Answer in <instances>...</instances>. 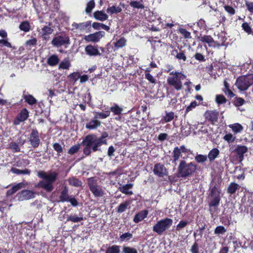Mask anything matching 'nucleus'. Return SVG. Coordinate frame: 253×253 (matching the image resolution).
Returning a JSON list of instances; mask_svg holds the SVG:
<instances>
[{
  "instance_id": "f257e3e1",
  "label": "nucleus",
  "mask_w": 253,
  "mask_h": 253,
  "mask_svg": "<svg viewBox=\"0 0 253 253\" xmlns=\"http://www.w3.org/2000/svg\"><path fill=\"white\" fill-rule=\"evenodd\" d=\"M108 136V134L106 132L102 133L99 137L96 135L90 134L85 137L82 144L84 148V153L85 155H89L91 153V151L96 152L99 151V148L102 144H107V141L105 139Z\"/></svg>"
},
{
  "instance_id": "f03ea898",
  "label": "nucleus",
  "mask_w": 253,
  "mask_h": 253,
  "mask_svg": "<svg viewBox=\"0 0 253 253\" xmlns=\"http://www.w3.org/2000/svg\"><path fill=\"white\" fill-rule=\"evenodd\" d=\"M37 175L42 179L36 185L37 188L43 189L47 192H50L54 189L53 184L56 180L58 173L53 171L47 173L44 171H39Z\"/></svg>"
},
{
  "instance_id": "7ed1b4c3",
  "label": "nucleus",
  "mask_w": 253,
  "mask_h": 253,
  "mask_svg": "<svg viewBox=\"0 0 253 253\" xmlns=\"http://www.w3.org/2000/svg\"><path fill=\"white\" fill-rule=\"evenodd\" d=\"M197 168L192 162L187 164L185 161H181L178 168V174L179 177H186L193 174Z\"/></svg>"
},
{
  "instance_id": "20e7f679",
  "label": "nucleus",
  "mask_w": 253,
  "mask_h": 253,
  "mask_svg": "<svg viewBox=\"0 0 253 253\" xmlns=\"http://www.w3.org/2000/svg\"><path fill=\"white\" fill-rule=\"evenodd\" d=\"M221 190L219 187L216 184L211 187L209 191V196L211 197L209 206L210 208L217 207L221 201L220 194Z\"/></svg>"
},
{
  "instance_id": "39448f33",
  "label": "nucleus",
  "mask_w": 253,
  "mask_h": 253,
  "mask_svg": "<svg viewBox=\"0 0 253 253\" xmlns=\"http://www.w3.org/2000/svg\"><path fill=\"white\" fill-rule=\"evenodd\" d=\"M253 84V75L239 77L235 83V85L241 91L247 90Z\"/></svg>"
},
{
  "instance_id": "423d86ee",
  "label": "nucleus",
  "mask_w": 253,
  "mask_h": 253,
  "mask_svg": "<svg viewBox=\"0 0 253 253\" xmlns=\"http://www.w3.org/2000/svg\"><path fill=\"white\" fill-rule=\"evenodd\" d=\"M171 219L166 218L158 221L153 226V231L159 235H161L165 231L169 229L172 224Z\"/></svg>"
},
{
  "instance_id": "0eeeda50",
  "label": "nucleus",
  "mask_w": 253,
  "mask_h": 253,
  "mask_svg": "<svg viewBox=\"0 0 253 253\" xmlns=\"http://www.w3.org/2000/svg\"><path fill=\"white\" fill-rule=\"evenodd\" d=\"M87 182L89 190L95 197H100L104 195V191L102 187L98 185L96 180L93 177L88 178Z\"/></svg>"
},
{
  "instance_id": "6e6552de",
  "label": "nucleus",
  "mask_w": 253,
  "mask_h": 253,
  "mask_svg": "<svg viewBox=\"0 0 253 253\" xmlns=\"http://www.w3.org/2000/svg\"><path fill=\"white\" fill-rule=\"evenodd\" d=\"M35 193L29 190H24L17 193L15 197L18 201H23L34 198Z\"/></svg>"
},
{
  "instance_id": "1a4fd4ad",
  "label": "nucleus",
  "mask_w": 253,
  "mask_h": 253,
  "mask_svg": "<svg viewBox=\"0 0 253 253\" xmlns=\"http://www.w3.org/2000/svg\"><path fill=\"white\" fill-rule=\"evenodd\" d=\"M190 154V150L186 148L184 145L181 146L180 148L175 147V162L180 157L185 159Z\"/></svg>"
},
{
  "instance_id": "9d476101",
  "label": "nucleus",
  "mask_w": 253,
  "mask_h": 253,
  "mask_svg": "<svg viewBox=\"0 0 253 253\" xmlns=\"http://www.w3.org/2000/svg\"><path fill=\"white\" fill-rule=\"evenodd\" d=\"M105 35L104 31H99L93 34L85 36L84 40L87 42H97Z\"/></svg>"
},
{
  "instance_id": "9b49d317",
  "label": "nucleus",
  "mask_w": 253,
  "mask_h": 253,
  "mask_svg": "<svg viewBox=\"0 0 253 253\" xmlns=\"http://www.w3.org/2000/svg\"><path fill=\"white\" fill-rule=\"evenodd\" d=\"M52 44L56 47L70 44V40L68 37L57 36L54 38L52 42Z\"/></svg>"
},
{
  "instance_id": "f8f14e48",
  "label": "nucleus",
  "mask_w": 253,
  "mask_h": 253,
  "mask_svg": "<svg viewBox=\"0 0 253 253\" xmlns=\"http://www.w3.org/2000/svg\"><path fill=\"white\" fill-rule=\"evenodd\" d=\"M204 115L206 120L212 124H214L218 121L219 113L216 110H207Z\"/></svg>"
},
{
  "instance_id": "ddd939ff",
  "label": "nucleus",
  "mask_w": 253,
  "mask_h": 253,
  "mask_svg": "<svg viewBox=\"0 0 253 253\" xmlns=\"http://www.w3.org/2000/svg\"><path fill=\"white\" fill-rule=\"evenodd\" d=\"M153 172L155 175L159 177H163L164 175H167V169L161 164H156L155 165Z\"/></svg>"
},
{
  "instance_id": "4468645a",
  "label": "nucleus",
  "mask_w": 253,
  "mask_h": 253,
  "mask_svg": "<svg viewBox=\"0 0 253 253\" xmlns=\"http://www.w3.org/2000/svg\"><path fill=\"white\" fill-rule=\"evenodd\" d=\"M248 148L246 146L238 145L234 152L237 154V157L240 162L243 160L244 154L248 152Z\"/></svg>"
},
{
  "instance_id": "2eb2a0df",
  "label": "nucleus",
  "mask_w": 253,
  "mask_h": 253,
  "mask_svg": "<svg viewBox=\"0 0 253 253\" xmlns=\"http://www.w3.org/2000/svg\"><path fill=\"white\" fill-rule=\"evenodd\" d=\"M186 76L181 73L175 72V89L179 90L182 87V83L181 81L184 80Z\"/></svg>"
},
{
  "instance_id": "dca6fc26",
  "label": "nucleus",
  "mask_w": 253,
  "mask_h": 253,
  "mask_svg": "<svg viewBox=\"0 0 253 253\" xmlns=\"http://www.w3.org/2000/svg\"><path fill=\"white\" fill-rule=\"evenodd\" d=\"M28 116L29 112L28 110L26 108L22 110L17 118L14 121V124L15 125H19L20 122H23L26 120Z\"/></svg>"
},
{
  "instance_id": "f3484780",
  "label": "nucleus",
  "mask_w": 253,
  "mask_h": 253,
  "mask_svg": "<svg viewBox=\"0 0 253 253\" xmlns=\"http://www.w3.org/2000/svg\"><path fill=\"white\" fill-rule=\"evenodd\" d=\"M30 141L32 146L34 148L37 147L40 142L39 137V133L37 130L33 129L30 137Z\"/></svg>"
},
{
  "instance_id": "a211bd4d",
  "label": "nucleus",
  "mask_w": 253,
  "mask_h": 253,
  "mask_svg": "<svg viewBox=\"0 0 253 253\" xmlns=\"http://www.w3.org/2000/svg\"><path fill=\"white\" fill-rule=\"evenodd\" d=\"M85 53L89 56L100 55V53L96 46L92 45H88L85 47Z\"/></svg>"
},
{
  "instance_id": "6ab92c4d",
  "label": "nucleus",
  "mask_w": 253,
  "mask_h": 253,
  "mask_svg": "<svg viewBox=\"0 0 253 253\" xmlns=\"http://www.w3.org/2000/svg\"><path fill=\"white\" fill-rule=\"evenodd\" d=\"M68 187L66 185L64 186L59 196V202H65L69 200V198L70 196L68 194Z\"/></svg>"
},
{
  "instance_id": "aec40b11",
  "label": "nucleus",
  "mask_w": 253,
  "mask_h": 253,
  "mask_svg": "<svg viewBox=\"0 0 253 253\" xmlns=\"http://www.w3.org/2000/svg\"><path fill=\"white\" fill-rule=\"evenodd\" d=\"M93 15L94 18L97 20L104 21L108 18V15L103 10H97L93 13Z\"/></svg>"
},
{
  "instance_id": "412c9836",
  "label": "nucleus",
  "mask_w": 253,
  "mask_h": 253,
  "mask_svg": "<svg viewBox=\"0 0 253 253\" xmlns=\"http://www.w3.org/2000/svg\"><path fill=\"white\" fill-rule=\"evenodd\" d=\"M198 39L201 42L208 43L209 46H212V44L215 43L213 39L210 35H201L198 37Z\"/></svg>"
},
{
  "instance_id": "4be33fe9",
  "label": "nucleus",
  "mask_w": 253,
  "mask_h": 253,
  "mask_svg": "<svg viewBox=\"0 0 253 253\" xmlns=\"http://www.w3.org/2000/svg\"><path fill=\"white\" fill-rule=\"evenodd\" d=\"M220 153L219 150L216 148H214L210 151L207 156L209 161L211 162H213L216 158L218 157Z\"/></svg>"
},
{
  "instance_id": "5701e85b",
  "label": "nucleus",
  "mask_w": 253,
  "mask_h": 253,
  "mask_svg": "<svg viewBox=\"0 0 253 253\" xmlns=\"http://www.w3.org/2000/svg\"><path fill=\"white\" fill-rule=\"evenodd\" d=\"M148 213V212L146 210L140 211L135 215L133 221L135 223H138L144 219L147 216Z\"/></svg>"
},
{
  "instance_id": "b1692460",
  "label": "nucleus",
  "mask_w": 253,
  "mask_h": 253,
  "mask_svg": "<svg viewBox=\"0 0 253 253\" xmlns=\"http://www.w3.org/2000/svg\"><path fill=\"white\" fill-rule=\"evenodd\" d=\"M90 21L80 23H76L74 22L72 24V26L73 27V29H79L82 31L86 29L89 26H90Z\"/></svg>"
},
{
  "instance_id": "393cba45",
  "label": "nucleus",
  "mask_w": 253,
  "mask_h": 253,
  "mask_svg": "<svg viewBox=\"0 0 253 253\" xmlns=\"http://www.w3.org/2000/svg\"><path fill=\"white\" fill-rule=\"evenodd\" d=\"M133 187L132 184H127L124 185L119 188V190L123 193L126 195H131L133 194L132 191L129 190Z\"/></svg>"
},
{
  "instance_id": "a878e982",
  "label": "nucleus",
  "mask_w": 253,
  "mask_h": 253,
  "mask_svg": "<svg viewBox=\"0 0 253 253\" xmlns=\"http://www.w3.org/2000/svg\"><path fill=\"white\" fill-rule=\"evenodd\" d=\"M59 62V59L57 55L53 54L50 56L47 60V63L50 66H54L56 65Z\"/></svg>"
},
{
  "instance_id": "bb28decb",
  "label": "nucleus",
  "mask_w": 253,
  "mask_h": 253,
  "mask_svg": "<svg viewBox=\"0 0 253 253\" xmlns=\"http://www.w3.org/2000/svg\"><path fill=\"white\" fill-rule=\"evenodd\" d=\"M240 188V186L235 183V182H231L228 186L227 192L228 194L230 195H232L234 193H235L236 191Z\"/></svg>"
},
{
  "instance_id": "cd10ccee",
  "label": "nucleus",
  "mask_w": 253,
  "mask_h": 253,
  "mask_svg": "<svg viewBox=\"0 0 253 253\" xmlns=\"http://www.w3.org/2000/svg\"><path fill=\"white\" fill-rule=\"evenodd\" d=\"M229 127L232 129L234 134L241 132L243 130V126L239 123H235L229 125Z\"/></svg>"
},
{
  "instance_id": "c85d7f7f",
  "label": "nucleus",
  "mask_w": 253,
  "mask_h": 253,
  "mask_svg": "<svg viewBox=\"0 0 253 253\" xmlns=\"http://www.w3.org/2000/svg\"><path fill=\"white\" fill-rule=\"evenodd\" d=\"M100 124L101 122L98 120H91L85 125V127L89 129H93L100 126Z\"/></svg>"
},
{
  "instance_id": "c756f323",
  "label": "nucleus",
  "mask_w": 253,
  "mask_h": 253,
  "mask_svg": "<svg viewBox=\"0 0 253 253\" xmlns=\"http://www.w3.org/2000/svg\"><path fill=\"white\" fill-rule=\"evenodd\" d=\"M110 111H112L114 115H119L123 111L122 107H120L118 104H114V105L110 107Z\"/></svg>"
},
{
  "instance_id": "7c9ffc66",
  "label": "nucleus",
  "mask_w": 253,
  "mask_h": 253,
  "mask_svg": "<svg viewBox=\"0 0 253 253\" xmlns=\"http://www.w3.org/2000/svg\"><path fill=\"white\" fill-rule=\"evenodd\" d=\"M92 26V27L95 30H99L102 29L108 31L110 29V27L109 26L105 25L103 23L98 22H93Z\"/></svg>"
},
{
  "instance_id": "2f4dec72",
  "label": "nucleus",
  "mask_w": 253,
  "mask_h": 253,
  "mask_svg": "<svg viewBox=\"0 0 253 253\" xmlns=\"http://www.w3.org/2000/svg\"><path fill=\"white\" fill-rule=\"evenodd\" d=\"M68 181L70 185L75 187L81 186L82 184L80 180L74 177L69 178Z\"/></svg>"
},
{
  "instance_id": "473e14b6",
  "label": "nucleus",
  "mask_w": 253,
  "mask_h": 253,
  "mask_svg": "<svg viewBox=\"0 0 253 253\" xmlns=\"http://www.w3.org/2000/svg\"><path fill=\"white\" fill-rule=\"evenodd\" d=\"M122 10V9L121 7L115 6L109 7L106 10L107 12L110 14L120 13Z\"/></svg>"
},
{
  "instance_id": "72a5a7b5",
  "label": "nucleus",
  "mask_w": 253,
  "mask_h": 253,
  "mask_svg": "<svg viewBox=\"0 0 253 253\" xmlns=\"http://www.w3.org/2000/svg\"><path fill=\"white\" fill-rule=\"evenodd\" d=\"M177 53L175 56V57L178 59L179 60H182L183 61H185L186 60L187 57L185 55V51L184 50H182V49H179V51H176Z\"/></svg>"
},
{
  "instance_id": "f704fd0d",
  "label": "nucleus",
  "mask_w": 253,
  "mask_h": 253,
  "mask_svg": "<svg viewBox=\"0 0 253 253\" xmlns=\"http://www.w3.org/2000/svg\"><path fill=\"white\" fill-rule=\"evenodd\" d=\"M23 98L25 101L31 105H34L37 102V100L32 95H24Z\"/></svg>"
},
{
  "instance_id": "c9c22d12",
  "label": "nucleus",
  "mask_w": 253,
  "mask_h": 253,
  "mask_svg": "<svg viewBox=\"0 0 253 253\" xmlns=\"http://www.w3.org/2000/svg\"><path fill=\"white\" fill-rule=\"evenodd\" d=\"M71 66V63L68 58H65L62 60L59 65V69H68Z\"/></svg>"
},
{
  "instance_id": "e433bc0d",
  "label": "nucleus",
  "mask_w": 253,
  "mask_h": 253,
  "mask_svg": "<svg viewBox=\"0 0 253 253\" xmlns=\"http://www.w3.org/2000/svg\"><path fill=\"white\" fill-rule=\"evenodd\" d=\"M30 27L31 26L29 23L27 21L22 22L19 26V28L20 30L25 32H29L30 30Z\"/></svg>"
},
{
  "instance_id": "4c0bfd02",
  "label": "nucleus",
  "mask_w": 253,
  "mask_h": 253,
  "mask_svg": "<svg viewBox=\"0 0 253 253\" xmlns=\"http://www.w3.org/2000/svg\"><path fill=\"white\" fill-rule=\"evenodd\" d=\"M241 27L242 29L248 35H251L253 33V30L252 27L249 23L247 22H245L242 23Z\"/></svg>"
},
{
  "instance_id": "58836bf2",
  "label": "nucleus",
  "mask_w": 253,
  "mask_h": 253,
  "mask_svg": "<svg viewBox=\"0 0 253 253\" xmlns=\"http://www.w3.org/2000/svg\"><path fill=\"white\" fill-rule=\"evenodd\" d=\"M95 119H105L110 116V112L107 110L104 112H95Z\"/></svg>"
},
{
  "instance_id": "ea45409f",
  "label": "nucleus",
  "mask_w": 253,
  "mask_h": 253,
  "mask_svg": "<svg viewBox=\"0 0 253 253\" xmlns=\"http://www.w3.org/2000/svg\"><path fill=\"white\" fill-rule=\"evenodd\" d=\"M236 136H234L232 134L229 133L226 134L223 137V139L226 141L228 144L233 143L236 140Z\"/></svg>"
},
{
  "instance_id": "a19ab883",
  "label": "nucleus",
  "mask_w": 253,
  "mask_h": 253,
  "mask_svg": "<svg viewBox=\"0 0 253 253\" xmlns=\"http://www.w3.org/2000/svg\"><path fill=\"white\" fill-rule=\"evenodd\" d=\"M133 235L131 233L129 232L125 233L120 236V240L122 242H127L131 239Z\"/></svg>"
},
{
  "instance_id": "79ce46f5",
  "label": "nucleus",
  "mask_w": 253,
  "mask_h": 253,
  "mask_svg": "<svg viewBox=\"0 0 253 253\" xmlns=\"http://www.w3.org/2000/svg\"><path fill=\"white\" fill-rule=\"evenodd\" d=\"M177 31L181 34L185 39H190L191 38V33L185 29L180 27L177 30Z\"/></svg>"
},
{
  "instance_id": "37998d69",
  "label": "nucleus",
  "mask_w": 253,
  "mask_h": 253,
  "mask_svg": "<svg viewBox=\"0 0 253 253\" xmlns=\"http://www.w3.org/2000/svg\"><path fill=\"white\" fill-rule=\"evenodd\" d=\"M83 220L82 216H79L77 215H68L67 221H71L73 222H78Z\"/></svg>"
},
{
  "instance_id": "c03bdc74",
  "label": "nucleus",
  "mask_w": 253,
  "mask_h": 253,
  "mask_svg": "<svg viewBox=\"0 0 253 253\" xmlns=\"http://www.w3.org/2000/svg\"><path fill=\"white\" fill-rule=\"evenodd\" d=\"M95 5V3L94 0H89L86 4L85 12L87 14L90 13L92 9L94 8Z\"/></svg>"
},
{
  "instance_id": "a18cd8bd",
  "label": "nucleus",
  "mask_w": 253,
  "mask_h": 253,
  "mask_svg": "<svg viewBox=\"0 0 253 253\" xmlns=\"http://www.w3.org/2000/svg\"><path fill=\"white\" fill-rule=\"evenodd\" d=\"M11 171L17 174H29L30 173V171L27 169H19L16 168H12Z\"/></svg>"
},
{
  "instance_id": "49530a36",
  "label": "nucleus",
  "mask_w": 253,
  "mask_h": 253,
  "mask_svg": "<svg viewBox=\"0 0 253 253\" xmlns=\"http://www.w3.org/2000/svg\"><path fill=\"white\" fill-rule=\"evenodd\" d=\"M129 202H125L121 203L118 207L117 211L119 213H122L126 211L127 207L129 205Z\"/></svg>"
},
{
  "instance_id": "de8ad7c7",
  "label": "nucleus",
  "mask_w": 253,
  "mask_h": 253,
  "mask_svg": "<svg viewBox=\"0 0 253 253\" xmlns=\"http://www.w3.org/2000/svg\"><path fill=\"white\" fill-rule=\"evenodd\" d=\"M120 247L117 245H113L107 248L106 253H120Z\"/></svg>"
},
{
  "instance_id": "09e8293b",
  "label": "nucleus",
  "mask_w": 253,
  "mask_h": 253,
  "mask_svg": "<svg viewBox=\"0 0 253 253\" xmlns=\"http://www.w3.org/2000/svg\"><path fill=\"white\" fill-rule=\"evenodd\" d=\"M126 41L125 38L123 37L115 42L114 45L117 48H121L126 46Z\"/></svg>"
},
{
  "instance_id": "8fccbe9b",
  "label": "nucleus",
  "mask_w": 253,
  "mask_h": 253,
  "mask_svg": "<svg viewBox=\"0 0 253 253\" xmlns=\"http://www.w3.org/2000/svg\"><path fill=\"white\" fill-rule=\"evenodd\" d=\"M142 0L141 1H132L130 2V5L131 7L138 9L144 8V5L142 3Z\"/></svg>"
},
{
  "instance_id": "3c124183",
  "label": "nucleus",
  "mask_w": 253,
  "mask_h": 253,
  "mask_svg": "<svg viewBox=\"0 0 253 253\" xmlns=\"http://www.w3.org/2000/svg\"><path fill=\"white\" fill-rule=\"evenodd\" d=\"M224 85L225 88L224 91L225 93H227L231 97H233L235 95V94L230 90L229 88V84L226 80L224 81Z\"/></svg>"
},
{
  "instance_id": "603ef678",
  "label": "nucleus",
  "mask_w": 253,
  "mask_h": 253,
  "mask_svg": "<svg viewBox=\"0 0 253 253\" xmlns=\"http://www.w3.org/2000/svg\"><path fill=\"white\" fill-rule=\"evenodd\" d=\"M215 101L218 104H222L225 103L227 100L223 95L219 94L216 96Z\"/></svg>"
},
{
  "instance_id": "864d4df0",
  "label": "nucleus",
  "mask_w": 253,
  "mask_h": 253,
  "mask_svg": "<svg viewBox=\"0 0 253 253\" xmlns=\"http://www.w3.org/2000/svg\"><path fill=\"white\" fill-rule=\"evenodd\" d=\"M53 32V29L49 26H45L42 29V36L44 39L47 35L51 34Z\"/></svg>"
},
{
  "instance_id": "5fc2aeb1",
  "label": "nucleus",
  "mask_w": 253,
  "mask_h": 253,
  "mask_svg": "<svg viewBox=\"0 0 253 253\" xmlns=\"http://www.w3.org/2000/svg\"><path fill=\"white\" fill-rule=\"evenodd\" d=\"M226 232V229L223 226H218L214 229L215 234H224Z\"/></svg>"
},
{
  "instance_id": "6e6d98bb",
  "label": "nucleus",
  "mask_w": 253,
  "mask_h": 253,
  "mask_svg": "<svg viewBox=\"0 0 253 253\" xmlns=\"http://www.w3.org/2000/svg\"><path fill=\"white\" fill-rule=\"evenodd\" d=\"M193 57L199 62L206 61L205 56L200 52H196Z\"/></svg>"
},
{
  "instance_id": "4d7b16f0",
  "label": "nucleus",
  "mask_w": 253,
  "mask_h": 253,
  "mask_svg": "<svg viewBox=\"0 0 253 253\" xmlns=\"http://www.w3.org/2000/svg\"><path fill=\"white\" fill-rule=\"evenodd\" d=\"M195 159L197 162L199 163H202L207 161V156L198 154L195 157Z\"/></svg>"
},
{
  "instance_id": "13d9d810",
  "label": "nucleus",
  "mask_w": 253,
  "mask_h": 253,
  "mask_svg": "<svg viewBox=\"0 0 253 253\" xmlns=\"http://www.w3.org/2000/svg\"><path fill=\"white\" fill-rule=\"evenodd\" d=\"M245 102V101L243 98L240 97H237L235 98L234 104L237 107H239L243 105Z\"/></svg>"
},
{
  "instance_id": "bf43d9fd",
  "label": "nucleus",
  "mask_w": 253,
  "mask_h": 253,
  "mask_svg": "<svg viewBox=\"0 0 253 253\" xmlns=\"http://www.w3.org/2000/svg\"><path fill=\"white\" fill-rule=\"evenodd\" d=\"M122 253H138L135 249L124 246Z\"/></svg>"
},
{
  "instance_id": "052dcab7",
  "label": "nucleus",
  "mask_w": 253,
  "mask_h": 253,
  "mask_svg": "<svg viewBox=\"0 0 253 253\" xmlns=\"http://www.w3.org/2000/svg\"><path fill=\"white\" fill-rule=\"evenodd\" d=\"M225 10L230 15H234L236 13L235 9L231 6L225 5L224 6Z\"/></svg>"
},
{
  "instance_id": "680f3d73",
  "label": "nucleus",
  "mask_w": 253,
  "mask_h": 253,
  "mask_svg": "<svg viewBox=\"0 0 253 253\" xmlns=\"http://www.w3.org/2000/svg\"><path fill=\"white\" fill-rule=\"evenodd\" d=\"M9 147L14 152H17L20 151V148L19 145L16 142L10 143L9 144Z\"/></svg>"
},
{
  "instance_id": "e2e57ef3",
  "label": "nucleus",
  "mask_w": 253,
  "mask_h": 253,
  "mask_svg": "<svg viewBox=\"0 0 253 253\" xmlns=\"http://www.w3.org/2000/svg\"><path fill=\"white\" fill-rule=\"evenodd\" d=\"M80 77V74L78 72H74L68 76V78L76 82Z\"/></svg>"
},
{
  "instance_id": "0e129e2a",
  "label": "nucleus",
  "mask_w": 253,
  "mask_h": 253,
  "mask_svg": "<svg viewBox=\"0 0 253 253\" xmlns=\"http://www.w3.org/2000/svg\"><path fill=\"white\" fill-rule=\"evenodd\" d=\"M190 251L192 253H199V245L196 242L194 243Z\"/></svg>"
},
{
  "instance_id": "69168bd1",
  "label": "nucleus",
  "mask_w": 253,
  "mask_h": 253,
  "mask_svg": "<svg viewBox=\"0 0 253 253\" xmlns=\"http://www.w3.org/2000/svg\"><path fill=\"white\" fill-rule=\"evenodd\" d=\"M188 224L187 221L181 220L176 226V230H180L185 227Z\"/></svg>"
},
{
  "instance_id": "338daca9",
  "label": "nucleus",
  "mask_w": 253,
  "mask_h": 253,
  "mask_svg": "<svg viewBox=\"0 0 253 253\" xmlns=\"http://www.w3.org/2000/svg\"><path fill=\"white\" fill-rule=\"evenodd\" d=\"M79 148L80 146L79 145H74L69 149L68 150V153L70 155H73L78 151Z\"/></svg>"
},
{
  "instance_id": "774afa93",
  "label": "nucleus",
  "mask_w": 253,
  "mask_h": 253,
  "mask_svg": "<svg viewBox=\"0 0 253 253\" xmlns=\"http://www.w3.org/2000/svg\"><path fill=\"white\" fill-rule=\"evenodd\" d=\"M246 6L247 9L251 13H253V2L246 1Z\"/></svg>"
}]
</instances>
